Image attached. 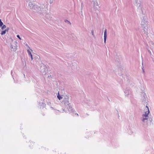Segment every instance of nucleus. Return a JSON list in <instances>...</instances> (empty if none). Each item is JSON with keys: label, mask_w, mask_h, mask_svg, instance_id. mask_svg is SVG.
Masks as SVG:
<instances>
[{"label": "nucleus", "mask_w": 154, "mask_h": 154, "mask_svg": "<svg viewBox=\"0 0 154 154\" xmlns=\"http://www.w3.org/2000/svg\"><path fill=\"white\" fill-rule=\"evenodd\" d=\"M146 108L145 109V112L143 114L141 118L142 121V123L143 125H148L149 122V120L150 122L151 120L149 119V117L148 115L149 113V108L147 106H146Z\"/></svg>", "instance_id": "1"}, {"label": "nucleus", "mask_w": 154, "mask_h": 154, "mask_svg": "<svg viewBox=\"0 0 154 154\" xmlns=\"http://www.w3.org/2000/svg\"><path fill=\"white\" fill-rule=\"evenodd\" d=\"M141 26L143 28L144 33L146 34H147L148 32L147 31V28L148 25V21L146 20V17L145 14H143L141 17Z\"/></svg>", "instance_id": "2"}, {"label": "nucleus", "mask_w": 154, "mask_h": 154, "mask_svg": "<svg viewBox=\"0 0 154 154\" xmlns=\"http://www.w3.org/2000/svg\"><path fill=\"white\" fill-rule=\"evenodd\" d=\"M63 102L65 105L66 106H68L69 108L68 109V107H67V109L69 111H70L72 110L71 107H70V102L71 100V98L70 97L67 95L63 96Z\"/></svg>", "instance_id": "3"}, {"label": "nucleus", "mask_w": 154, "mask_h": 154, "mask_svg": "<svg viewBox=\"0 0 154 154\" xmlns=\"http://www.w3.org/2000/svg\"><path fill=\"white\" fill-rule=\"evenodd\" d=\"M11 41L10 43V48L11 51H15L17 49V42L16 41H14L12 38H10Z\"/></svg>", "instance_id": "4"}, {"label": "nucleus", "mask_w": 154, "mask_h": 154, "mask_svg": "<svg viewBox=\"0 0 154 154\" xmlns=\"http://www.w3.org/2000/svg\"><path fill=\"white\" fill-rule=\"evenodd\" d=\"M93 3L94 9L95 10H99L100 8L99 6V4L97 0H94L92 1Z\"/></svg>", "instance_id": "5"}, {"label": "nucleus", "mask_w": 154, "mask_h": 154, "mask_svg": "<svg viewBox=\"0 0 154 154\" xmlns=\"http://www.w3.org/2000/svg\"><path fill=\"white\" fill-rule=\"evenodd\" d=\"M46 68V66L43 64H42V65L41 66L40 68L41 71L42 72H45Z\"/></svg>", "instance_id": "6"}, {"label": "nucleus", "mask_w": 154, "mask_h": 154, "mask_svg": "<svg viewBox=\"0 0 154 154\" xmlns=\"http://www.w3.org/2000/svg\"><path fill=\"white\" fill-rule=\"evenodd\" d=\"M35 4H33L32 2H30L29 3V6L31 9H33L35 7Z\"/></svg>", "instance_id": "7"}, {"label": "nucleus", "mask_w": 154, "mask_h": 154, "mask_svg": "<svg viewBox=\"0 0 154 154\" xmlns=\"http://www.w3.org/2000/svg\"><path fill=\"white\" fill-rule=\"evenodd\" d=\"M149 43L150 45H152V47L150 48L153 52H154V42L152 41H150Z\"/></svg>", "instance_id": "8"}, {"label": "nucleus", "mask_w": 154, "mask_h": 154, "mask_svg": "<svg viewBox=\"0 0 154 154\" xmlns=\"http://www.w3.org/2000/svg\"><path fill=\"white\" fill-rule=\"evenodd\" d=\"M143 96L142 97V100L143 102L146 100V95L145 93H143Z\"/></svg>", "instance_id": "9"}, {"label": "nucleus", "mask_w": 154, "mask_h": 154, "mask_svg": "<svg viewBox=\"0 0 154 154\" xmlns=\"http://www.w3.org/2000/svg\"><path fill=\"white\" fill-rule=\"evenodd\" d=\"M9 29V28L7 27L5 30L2 31L1 33V35H5L6 33V32H8V31Z\"/></svg>", "instance_id": "10"}, {"label": "nucleus", "mask_w": 154, "mask_h": 154, "mask_svg": "<svg viewBox=\"0 0 154 154\" xmlns=\"http://www.w3.org/2000/svg\"><path fill=\"white\" fill-rule=\"evenodd\" d=\"M104 42L105 43L106 41V37H107V30L105 29L104 32Z\"/></svg>", "instance_id": "11"}, {"label": "nucleus", "mask_w": 154, "mask_h": 154, "mask_svg": "<svg viewBox=\"0 0 154 154\" xmlns=\"http://www.w3.org/2000/svg\"><path fill=\"white\" fill-rule=\"evenodd\" d=\"M41 8L40 7L35 5V7L34 8L33 10H35L36 11H38Z\"/></svg>", "instance_id": "12"}, {"label": "nucleus", "mask_w": 154, "mask_h": 154, "mask_svg": "<svg viewBox=\"0 0 154 154\" xmlns=\"http://www.w3.org/2000/svg\"><path fill=\"white\" fill-rule=\"evenodd\" d=\"M27 52L28 54L30 56V57L31 59V60H32L33 59V57H32V54L30 51L28 49L27 50Z\"/></svg>", "instance_id": "13"}, {"label": "nucleus", "mask_w": 154, "mask_h": 154, "mask_svg": "<svg viewBox=\"0 0 154 154\" xmlns=\"http://www.w3.org/2000/svg\"><path fill=\"white\" fill-rule=\"evenodd\" d=\"M124 92L125 94V96L128 97L130 93V91L128 90H125V91Z\"/></svg>", "instance_id": "14"}, {"label": "nucleus", "mask_w": 154, "mask_h": 154, "mask_svg": "<svg viewBox=\"0 0 154 154\" xmlns=\"http://www.w3.org/2000/svg\"><path fill=\"white\" fill-rule=\"evenodd\" d=\"M63 96H64L63 95L62 96H61L59 95V93L58 92L57 97L59 100H60L61 99H63Z\"/></svg>", "instance_id": "15"}, {"label": "nucleus", "mask_w": 154, "mask_h": 154, "mask_svg": "<svg viewBox=\"0 0 154 154\" xmlns=\"http://www.w3.org/2000/svg\"><path fill=\"white\" fill-rule=\"evenodd\" d=\"M6 28V26L5 25H3V26H2L1 29L2 30H4Z\"/></svg>", "instance_id": "16"}, {"label": "nucleus", "mask_w": 154, "mask_h": 154, "mask_svg": "<svg viewBox=\"0 0 154 154\" xmlns=\"http://www.w3.org/2000/svg\"><path fill=\"white\" fill-rule=\"evenodd\" d=\"M3 25H4V24L3 22L0 19V27H2Z\"/></svg>", "instance_id": "17"}, {"label": "nucleus", "mask_w": 154, "mask_h": 154, "mask_svg": "<svg viewBox=\"0 0 154 154\" xmlns=\"http://www.w3.org/2000/svg\"><path fill=\"white\" fill-rule=\"evenodd\" d=\"M91 34H92V35L93 36H94V31L93 30H92L91 31Z\"/></svg>", "instance_id": "18"}, {"label": "nucleus", "mask_w": 154, "mask_h": 154, "mask_svg": "<svg viewBox=\"0 0 154 154\" xmlns=\"http://www.w3.org/2000/svg\"><path fill=\"white\" fill-rule=\"evenodd\" d=\"M66 22L67 23H68L70 25L71 24V23L69 21L67 20H66Z\"/></svg>", "instance_id": "19"}, {"label": "nucleus", "mask_w": 154, "mask_h": 154, "mask_svg": "<svg viewBox=\"0 0 154 154\" xmlns=\"http://www.w3.org/2000/svg\"><path fill=\"white\" fill-rule=\"evenodd\" d=\"M142 70H143V72L144 73V69H143V63H142Z\"/></svg>", "instance_id": "20"}, {"label": "nucleus", "mask_w": 154, "mask_h": 154, "mask_svg": "<svg viewBox=\"0 0 154 154\" xmlns=\"http://www.w3.org/2000/svg\"><path fill=\"white\" fill-rule=\"evenodd\" d=\"M148 51L149 52V53L150 54V55H152L151 52L150 51L149 49H148Z\"/></svg>", "instance_id": "21"}, {"label": "nucleus", "mask_w": 154, "mask_h": 154, "mask_svg": "<svg viewBox=\"0 0 154 154\" xmlns=\"http://www.w3.org/2000/svg\"><path fill=\"white\" fill-rule=\"evenodd\" d=\"M17 38H18L19 39H20V40L21 39V38H20V36L19 35H17Z\"/></svg>", "instance_id": "22"}, {"label": "nucleus", "mask_w": 154, "mask_h": 154, "mask_svg": "<svg viewBox=\"0 0 154 154\" xmlns=\"http://www.w3.org/2000/svg\"><path fill=\"white\" fill-rule=\"evenodd\" d=\"M135 0V3L136 4H137L138 2V0Z\"/></svg>", "instance_id": "23"}, {"label": "nucleus", "mask_w": 154, "mask_h": 154, "mask_svg": "<svg viewBox=\"0 0 154 154\" xmlns=\"http://www.w3.org/2000/svg\"><path fill=\"white\" fill-rule=\"evenodd\" d=\"M35 58H33V60H35Z\"/></svg>", "instance_id": "24"}, {"label": "nucleus", "mask_w": 154, "mask_h": 154, "mask_svg": "<svg viewBox=\"0 0 154 154\" xmlns=\"http://www.w3.org/2000/svg\"><path fill=\"white\" fill-rule=\"evenodd\" d=\"M83 6V4L82 3L81 4V7H82Z\"/></svg>", "instance_id": "25"}, {"label": "nucleus", "mask_w": 154, "mask_h": 154, "mask_svg": "<svg viewBox=\"0 0 154 154\" xmlns=\"http://www.w3.org/2000/svg\"><path fill=\"white\" fill-rule=\"evenodd\" d=\"M52 3V1L51 2V1L50 2V3Z\"/></svg>", "instance_id": "26"}, {"label": "nucleus", "mask_w": 154, "mask_h": 154, "mask_svg": "<svg viewBox=\"0 0 154 154\" xmlns=\"http://www.w3.org/2000/svg\"><path fill=\"white\" fill-rule=\"evenodd\" d=\"M30 50H31L32 51V49H30Z\"/></svg>", "instance_id": "27"}]
</instances>
